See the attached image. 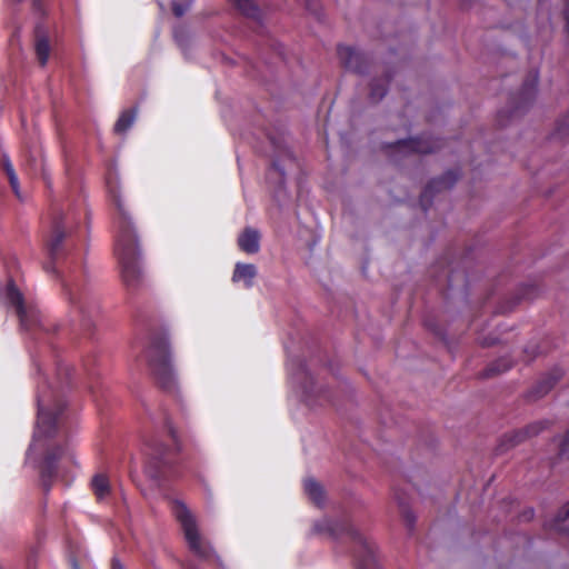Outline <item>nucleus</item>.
Masks as SVG:
<instances>
[{
  "label": "nucleus",
  "instance_id": "obj_1",
  "mask_svg": "<svg viewBox=\"0 0 569 569\" xmlns=\"http://www.w3.org/2000/svg\"><path fill=\"white\" fill-rule=\"evenodd\" d=\"M76 241L72 233L67 231L64 217H54L46 241L49 261L43 268L60 278L62 292L77 313L80 327L90 331L92 319L99 313V305L84 286L82 270L78 269L77 258L72 253Z\"/></svg>",
  "mask_w": 569,
  "mask_h": 569
},
{
  "label": "nucleus",
  "instance_id": "obj_2",
  "mask_svg": "<svg viewBox=\"0 0 569 569\" xmlns=\"http://www.w3.org/2000/svg\"><path fill=\"white\" fill-rule=\"evenodd\" d=\"M112 201L117 213L114 223L117 227L114 252L121 270V278L128 290H137L143 280L141 269V250L131 216L121 196L112 193Z\"/></svg>",
  "mask_w": 569,
  "mask_h": 569
},
{
  "label": "nucleus",
  "instance_id": "obj_3",
  "mask_svg": "<svg viewBox=\"0 0 569 569\" xmlns=\"http://www.w3.org/2000/svg\"><path fill=\"white\" fill-rule=\"evenodd\" d=\"M166 430V442L158 436H150L144 441L146 473L154 480H166L178 477L176 467L181 442L171 419L164 415L162 421Z\"/></svg>",
  "mask_w": 569,
  "mask_h": 569
},
{
  "label": "nucleus",
  "instance_id": "obj_4",
  "mask_svg": "<svg viewBox=\"0 0 569 569\" xmlns=\"http://www.w3.org/2000/svg\"><path fill=\"white\" fill-rule=\"evenodd\" d=\"M136 321L148 331L149 341L144 352L152 375L160 388L172 391L176 378L167 330L153 317L138 316Z\"/></svg>",
  "mask_w": 569,
  "mask_h": 569
},
{
  "label": "nucleus",
  "instance_id": "obj_5",
  "mask_svg": "<svg viewBox=\"0 0 569 569\" xmlns=\"http://www.w3.org/2000/svg\"><path fill=\"white\" fill-rule=\"evenodd\" d=\"M326 529L337 540L351 545L356 569H378L375 545L359 532L348 519L326 522Z\"/></svg>",
  "mask_w": 569,
  "mask_h": 569
},
{
  "label": "nucleus",
  "instance_id": "obj_6",
  "mask_svg": "<svg viewBox=\"0 0 569 569\" xmlns=\"http://www.w3.org/2000/svg\"><path fill=\"white\" fill-rule=\"evenodd\" d=\"M38 419L36 436L52 438L69 422L64 400L57 393L39 392L37 396Z\"/></svg>",
  "mask_w": 569,
  "mask_h": 569
},
{
  "label": "nucleus",
  "instance_id": "obj_7",
  "mask_svg": "<svg viewBox=\"0 0 569 569\" xmlns=\"http://www.w3.org/2000/svg\"><path fill=\"white\" fill-rule=\"evenodd\" d=\"M171 510L182 528L189 549L201 559H210L213 549L201 538L196 519L187 506L180 500H172Z\"/></svg>",
  "mask_w": 569,
  "mask_h": 569
},
{
  "label": "nucleus",
  "instance_id": "obj_8",
  "mask_svg": "<svg viewBox=\"0 0 569 569\" xmlns=\"http://www.w3.org/2000/svg\"><path fill=\"white\" fill-rule=\"evenodd\" d=\"M539 80V72L537 69L529 71L525 79L521 89L516 94L510 97V107L507 111L500 110L498 112V122L500 126L505 124V118H515L523 113L533 102L537 94V86Z\"/></svg>",
  "mask_w": 569,
  "mask_h": 569
},
{
  "label": "nucleus",
  "instance_id": "obj_9",
  "mask_svg": "<svg viewBox=\"0 0 569 569\" xmlns=\"http://www.w3.org/2000/svg\"><path fill=\"white\" fill-rule=\"evenodd\" d=\"M6 297L10 306L14 308L20 326L24 330L31 331L38 327L42 330H47V327L40 321L39 311L24 303L23 295L16 287L12 279L8 281Z\"/></svg>",
  "mask_w": 569,
  "mask_h": 569
},
{
  "label": "nucleus",
  "instance_id": "obj_10",
  "mask_svg": "<svg viewBox=\"0 0 569 569\" xmlns=\"http://www.w3.org/2000/svg\"><path fill=\"white\" fill-rule=\"evenodd\" d=\"M62 459L73 461V455L69 450L68 445L54 446L47 450L39 466L40 481L46 492H48L51 489L58 471V461Z\"/></svg>",
  "mask_w": 569,
  "mask_h": 569
},
{
  "label": "nucleus",
  "instance_id": "obj_11",
  "mask_svg": "<svg viewBox=\"0 0 569 569\" xmlns=\"http://www.w3.org/2000/svg\"><path fill=\"white\" fill-rule=\"evenodd\" d=\"M442 146L443 141L441 139H436L430 136H421L398 140L395 143L388 144L387 148L408 156L411 153H433L440 150Z\"/></svg>",
  "mask_w": 569,
  "mask_h": 569
},
{
  "label": "nucleus",
  "instance_id": "obj_12",
  "mask_svg": "<svg viewBox=\"0 0 569 569\" xmlns=\"http://www.w3.org/2000/svg\"><path fill=\"white\" fill-rule=\"evenodd\" d=\"M550 422L549 420H540L532 423H529L528 426L513 430L509 433H506L500 439V442L497 447V451L499 453H502L519 443L523 442L525 440L535 437L539 435L541 431L547 429L549 427Z\"/></svg>",
  "mask_w": 569,
  "mask_h": 569
},
{
  "label": "nucleus",
  "instance_id": "obj_13",
  "mask_svg": "<svg viewBox=\"0 0 569 569\" xmlns=\"http://www.w3.org/2000/svg\"><path fill=\"white\" fill-rule=\"evenodd\" d=\"M459 178L460 170L451 169L446 171L441 177L432 179L420 194L419 202L423 211L426 212L428 210L436 193L451 189Z\"/></svg>",
  "mask_w": 569,
  "mask_h": 569
},
{
  "label": "nucleus",
  "instance_id": "obj_14",
  "mask_svg": "<svg viewBox=\"0 0 569 569\" xmlns=\"http://www.w3.org/2000/svg\"><path fill=\"white\" fill-rule=\"evenodd\" d=\"M338 57L341 64L346 70L352 71L357 74H365L368 71L370 60L362 52L356 50L350 46H338Z\"/></svg>",
  "mask_w": 569,
  "mask_h": 569
},
{
  "label": "nucleus",
  "instance_id": "obj_15",
  "mask_svg": "<svg viewBox=\"0 0 569 569\" xmlns=\"http://www.w3.org/2000/svg\"><path fill=\"white\" fill-rule=\"evenodd\" d=\"M563 372L560 368H553L533 385L526 393L528 401H537L549 393L557 382L561 379Z\"/></svg>",
  "mask_w": 569,
  "mask_h": 569
},
{
  "label": "nucleus",
  "instance_id": "obj_16",
  "mask_svg": "<svg viewBox=\"0 0 569 569\" xmlns=\"http://www.w3.org/2000/svg\"><path fill=\"white\" fill-rule=\"evenodd\" d=\"M563 372L560 368H553L533 385L526 393L528 401H537L549 393L557 382L561 379Z\"/></svg>",
  "mask_w": 569,
  "mask_h": 569
},
{
  "label": "nucleus",
  "instance_id": "obj_17",
  "mask_svg": "<svg viewBox=\"0 0 569 569\" xmlns=\"http://www.w3.org/2000/svg\"><path fill=\"white\" fill-rule=\"evenodd\" d=\"M291 376L295 380H299L300 377L305 378V383L302 386L303 393L306 395V398L308 401L311 402V397L315 395L319 398V403L322 405L325 401H330L328 390H319V392L315 391V381L312 376L309 375V372L306 369V366L303 363H299L297 372H291Z\"/></svg>",
  "mask_w": 569,
  "mask_h": 569
},
{
  "label": "nucleus",
  "instance_id": "obj_18",
  "mask_svg": "<svg viewBox=\"0 0 569 569\" xmlns=\"http://www.w3.org/2000/svg\"><path fill=\"white\" fill-rule=\"evenodd\" d=\"M260 238L257 229L247 227L238 237V247L248 254H254L260 250Z\"/></svg>",
  "mask_w": 569,
  "mask_h": 569
},
{
  "label": "nucleus",
  "instance_id": "obj_19",
  "mask_svg": "<svg viewBox=\"0 0 569 569\" xmlns=\"http://www.w3.org/2000/svg\"><path fill=\"white\" fill-rule=\"evenodd\" d=\"M257 276V268L252 263H240L238 262L234 267L232 281H243L247 288L252 287L253 279Z\"/></svg>",
  "mask_w": 569,
  "mask_h": 569
},
{
  "label": "nucleus",
  "instance_id": "obj_20",
  "mask_svg": "<svg viewBox=\"0 0 569 569\" xmlns=\"http://www.w3.org/2000/svg\"><path fill=\"white\" fill-rule=\"evenodd\" d=\"M303 487L305 492L317 507L323 506L326 493L320 482L313 478H307L303 482Z\"/></svg>",
  "mask_w": 569,
  "mask_h": 569
},
{
  "label": "nucleus",
  "instance_id": "obj_21",
  "mask_svg": "<svg viewBox=\"0 0 569 569\" xmlns=\"http://www.w3.org/2000/svg\"><path fill=\"white\" fill-rule=\"evenodd\" d=\"M390 79L391 74L387 72L382 78L375 79L370 83L369 98L371 102L377 103L386 96Z\"/></svg>",
  "mask_w": 569,
  "mask_h": 569
},
{
  "label": "nucleus",
  "instance_id": "obj_22",
  "mask_svg": "<svg viewBox=\"0 0 569 569\" xmlns=\"http://www.w3.org/2000/svg\"><path fill=\"white\" fill-rule=\"evenodd\" d=\"M91 489L97 500H102L111 492L109 478L103 473H97L91 479Z\"/></svg>",
  "mask_w": 569,
  "mask_h": 569
},
{
  "label": "nucleus",
  "instance_id": "obj_23",
  "mask_svg": "<svg viewBox=\"0 0 569 569\" xmlns=\"http://www.w3.org/2000/svg\"><path fill=\"white\" fill-rule=\"evenodd\" d=\"M231 4L244 17L258 20L260 9L252 0H229Z\"/></svg>",
  "mask_w": 569,
  "mask_h": 569
},
{
  "label": "nucleus",
  "instance_id": "obj_24",
  "mask_svg": "<svg viewBox=\"0 0 569 569\" xmlns=\"http://www.w3.org/2000/svg\"><path fill=\"white\" fill-rule=\"evenodd\" d=\"M34 50L41 67H44L50 56V41L46 34L37 33Z\"/></svg>",
  "mask_w": 569,
  "mask_h": 569
},
{
  "label": "nucleus",
  "instance_id": "obj_25",
  "mask_svg": "<svg viewBox=\"0 0 569 569\" xmlns=\"http://www.w3.org/2000/svg\"><path fill=\"white\" fill-rule=\"evenodd\" d=\"M512 365L513 363L509 358H507V357L499 358V359L492 361L490 365H488V367L483 370L481 377L482 378H491L496 375H500V373L506 372L509 369H511Z\"/></svg>",
  "mask_w": 569,
  "mask_h": 569
},
{
  "label": "nucleus",
  "instance_id": "obj_26",
  "mask_svg": "<svg viewBox=\"0 0 569 569\" xmlns=\"http://www.w3.org/2000/svg\"><path fill=\"white\" fill-rule=\"evenodd\" d=\"M136 117L137 108L123 110L114 123V132L118 134L124 133L133 124Z\"/></svg>",
  "mask_w": 569,
  "mask_h": 569
},
{
  "label": "nucleus",
  "instance_id": "obj_27",
  "mask_svg": "<svg viewBox=\"0 0 569 569\" xmlns=\"http://www.w3.org/2000/svg\"><path fill=\"white\" fill-rule=\"evenodd\" d=\"M569 519V501L562 506L557 516L547 525L549 530L567 533L569 537V529L563 527V522Z\"/></svg>",
  "mask_w": 569,
  "mask_h": 569
},
{
  "label": "nucleus",
  "instance_id": "obj_28",
  "mask_svg": "<svg viewBox=\"0 0 569 569\" xmlns=\"http://www.w3.org/2000/svg\"><path fill=\"white\" fill-rule=\"evenodd\" d=\"M1 167L3 171L6 172L9 183L11 186L12 191L17 196V198H21L20 196V189H19V180L16 173V170L10 161V159L7 156H3L1 160Z\"/></svg>",
  "mask_w": 569,
  "mask_h": 569
},
{
  "label": "nucleus",
  "instance_id": "obj_29",
  "mask_svg": "<svg viewBox=\"0 0 569 569\" xmlns=\"http://www.w3.org/2000/svg\"><path fill=\"white\" fill-rule=\"evenodd\" d=\"M559 460L569 459V429L558 439V453Z\"/></svg>",
  "mask_w": 569,
  "mask_h": 569
},
{
  "label": "nucleus",
  "instance_id": "obj_30",
  "mask_svg": "<svg viewBox=\"0 0 569 569\" xmlns=\"http://www.w3.org/2000/svg\"><path fill=\"white\" fill-rule=\"evenodd\" d=\"M72 371L73 370L69 366H67V365H64L62 362H58V365H57V377H58L59 383L61 386L70 383Z\"/></svg>",
  "mask_w": 569,
  "mask_h": 569
},
{
  "label": "nucleus",
  "instance_id": "obj_31",
  "mask_svg": "<svg viewBox=\"0 0 569 569\" xmlns=\"http://www.w3.org/2000/svg\"><path fill=\"white\" fill-rule=\"evenodd\" d=\"M192 0H172V12L177 18L182 17L191 7Z\"/></svg>",
  "mask_w": 569,
  "mask_h": 569
},
{
  "label": "nucleus",
  "instance_id": "obj_32",
  "mask_svg": "<svg viewBox=\"0 0 569 569\" xmlns=\"http://www.w3.org/2000/svg\"><path fill=\"white\" fill-rule=\"evenodd\" d=\"M400 507L403 520L406 521L408 529L411 531L415 527L416 517L413 512L409 508H407L402 502H400Z\"/></svg>",
  "mask_w": 569,
  "mask_h": 569
},
{
  "label": "nucleus",
  "instance_id": "obj_33",
  "mask_svg": "<svg viewBox=\"0 0 569 569\" xmlns=\"http://www.w3.org/2000/svg\"><path fill=\"white\" fill-rule=\"evenodd\" d=\"M438 264L446 269V273H447V279H448V286L449 287H452V274H453V269L451 268V261H449L447 258H442Z\"/></svg>",
  "mask_w": 569,
  "mask_h": 569
},
{
  "label": "nucleus",
  "instance_id": "obj_34",
  "mask_svg": "<svg viewBox=\"0 0 569 569\" xmlns=\"http://www.w3.org/2000/svg\"><path fill=\"white\" fill-rule=\"evenodd\" d=\"M565 9H563V19L566 22V32L569 36V0H563Z\"/></svg>",
  "mask_w": 569,
  "mask_h": 569
},
{
  "label": "nucleus",
  "instance_id": "obj_35",
  "mask_svg": "<svg viewBox=\"0 0 569 569\" xmlns=\"http://www.w3.org/2000/svg\"><path fill=\"white\" fill-rule=\"evenodd\" d=\"M535 291V288L531 286H528L523 289V293L517 298V301L513 302V306L518 303L521 299L530 298L531 292Z\"/></svg>",
  "mask_w": 569,
  "mask_h": 569
},
{
  "label": "nucleus",
  "instance_id": "obj_36",
  "mask_svg": "<svg viewBox=\"0 0 569 569\" xmlns=\"http://www.w3.org/2000/svg\"><path fill=\"white\" fill-rule=\"evenodd\" d=\"M535 516V511L533 509L529 508L527 510H525L522 513H521V519L526 520V521H529L533 518Z\"/></svg>",
  "mask_w": 569,
  "mask_h": 569
},
{
  "label": "nucleus",
  "instance_id": "obj_37",
  "mask_svg": "<svg viewBox=\"0 0 569 569\" xmlns=\"http://www.w3.org/2000/svg\"><path fill=\"white\" fill-rule=\"evenodd\" d=\"M33 9L38 12H43V0H32Z\"/></svg>",
  "mask_w": 569,
  "mask_h": 569
},
{
  "label": "nucleus",
  "instance_id": "obj_38",
  "mask_svg": "<svg viewBox=\"0 0 569 569\" xmlns=\"http://www.w3.org/2000/svg\"><path fill=\"white\" fill-rule=\"evenodd\" d=\"M110 569H124V567H123V565L121 563V561L117 557H113L112 560H111V568Z\"/></svg>",
  "mask_w": 569,
  "mask_h": 569
},
{
  "label": "nucleus",
  "instance_id": "obj_39",
  "mask_svg": "<svg viewBox=\"0 0 569 569\" xmlns=\"http://www.w3.org/2000/svg\"><path fill=\"white\" fill-rule=\"evenodd\" d=\"M69 565L71 569H81L78 560L76 558H70Z\"/></svg>",
  "mask_w": 569,
  "mask_h": 569
},
{
  "label": "nucleus",
  "instance_id": "obj_40",
  "mask_svg": "<svg viewBox=\"0 0 569 569\" xmlns=\"http://www.w3.org/2000/svg\"><path fill=\"white\" fill-rule=\"evenodd\" d=\"M272 167H273L277 171H279L281 174H283L282 169H280V167L278 166V163H277V162H273V163H272Z\"/></svg>",
  "mask_w": 569,
  "mask_h": 569
},
{
  "label": "nucleus",
  "instance_id": "obj_41",
  "mask_svg": "<svg viewBox=\"0 0 569 569\" xmlns=\"http://www.w3.org/2000/svg\"><path fill=\"white\" fill-rule=\"evenodd\" d=\"M541 351H532L531 356L528 357V361L532 360Z\"/></svg>",
  "mask_w": 569,
  "mask_h": 569
},
{
  "label": "nucleus",
  "instance_id": "obj_42",
  "mask_svg": "<svg viewBox=\"0 0 569 569\" xmlns=\"http://www.w3.org/2000/svg\"><path fill=\"white\" fill-rule=\"evenodd\" d=\"M463 4L471 3L472 0H461Z\"/></svg>",
  "mask_w": 569,
  "mask_h": 569
},
{
  "label": "nucleus",
  "instance_id": "obj_43",
  "mask_svg": "<svg viewBox=\"0 0 569 569\" xmlns=\"http://www.w3.org/2000/svg\"><path fill=\"white\" fill-rule=\"evenodd\" d=\"M9 1H10L11 3H14V4H16V3L21 2L22 0H9Z\"/></svg>",
  "mask_w": 569,
  "mask_h": 569
},
{
  "label": "nucleus",
  "instance_id": "obj_44",
  "mask_svg": "<svg viewBox=\"0 0 569 569\" xmlns=\"http://www.w3.org/2000/svg\"><path fill=\"white\" fill-rule=\"evenodd\" d=\"M307 7L310 8V0H306Z\"/></svg>",
  "mask_w": 569,
  "mask_h": 569
},
{
  "label": "nucleus",
  "instance_id": "obj_45",
  "mask_svg": "<svg viewBox=\"0 0 569 569\" xmlns=\"http://www.w3.org/2000/svg\"><path fill=\"white\" fill-rule=\"evenodd\" d=\"M492 343H493V342H487V341L485 342V345H487V346H490V345H492Z\"/></svg>",
  "mask_w": 569,
  "mask_h": 569
},
{
  "label": "nucleus",
  "instance_id": "obj_46",
  "mask_svg": "<svg viewBox=\"0 0 569 569\" xmlns=\"http://www.w3.org/2000/svg\"><path fill=\"white\" fill-rule=\"evenodd\" d=\"M189 569H196L193 566H190Z\"/></svg>",
  "mask_w": 569,
  "mask_h": 569
},
{
  "label": "nucleus",
  "instance_id": "obj_47",
  "mask_svg": "<svg viewBox=\"0 0 569 569\" xmlns=\"http://www.w3.org/2000/svg\"><path fill=\"white\" fill-rule=\"evenodd\" d=\"M0 569H4V568L0 565Z\"/></svg>",
  "mask_w": 569,
  "mask_h": 569
}]
</instances>
